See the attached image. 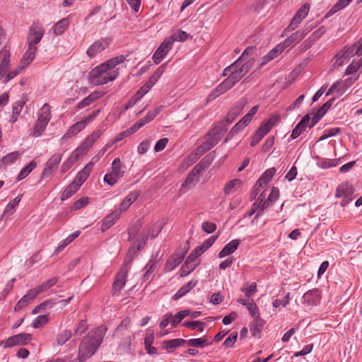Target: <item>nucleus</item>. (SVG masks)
<instances>
[{"label":"nucleus","mask_w":362,"mask_h":362,"mask_svg":"<svg viewBox=\"0 0 362 362\" xmlns=\"http://www.w3.org/2000/svg\"><path fill=\"white\" fill-rule=\"evenodd\" d=\"M106 328L100 326L90 331L81 341L78 358L80 362H84L97 351L103 341Z\"/></svg>","instance_id":"f257e3e1"},{"label":"nucleus","mask_w":362,"mask_h":362,"mask_svg":"<svg viewBox=\"0 0 362 362\" xmlns=\"http://www.w3.org/2000/svg\"><path fill=\"white\" fill-rule=\"evenodd\" d=\"M117 77V72L110 69L104 63L97 66L89 73L90 82L94 86L106 84Z\"/></svg>","instance_id":"f03ea898"},{"label":"nucleus","mask_w":362,"mask_h":362,"mask_svg":"<svg viewBox=\"0 0 362 362\" xmlns=\"http://www.w3.org/2000/svg\"><path fill=\"white\" fill-rule=\"evenodd\" d=\"M51 119L50 106L45 103L42 107L38 114L37 120L35 124L33 129V136L37 137L40 136L45 131L47 125Z\"/></svg>","instance_id":"7ed1b4c3"},{"label":"nucleus","mask_w":362,"mask_h":362,"mask_svg":"<svg viewBox=\"0 0 362 362\" xmlns=\"http://www.w3.org/2000/svg\"><path fill=\"white\" fill-rule=\"evenodd\" d=\"M362 54V37L355 42L352 46L347 48L342 53L340 52L336 55L337 59L335 62V64L337 66L343 65L350 57L358 55L360 56Z\"/></svg>","instance_id":"20e7f679"},{"label":"nucleus","mask_w":362,"mask_h":362,"mask_svg":"<svg viewBox=\"0 0 362 362\" xmlns=\"http://www.w3.org/2000/svg\"><path fill=\"white\" fill-rule=\"evenodd\" d=\"M226 131L219 126H216L210 129L207 134V140L204 141L200 147L206 152L216 145L224 135Z\"/></svg>","instance_id":"39448f33"},{"label":"nucleus","mask_w":362,"mask_h":362,"mask_svg":"<svg viewBox=\"0 0 362 362\" xmlns=\"http://www.w3.org/2000/svg\"><path fill=\"white\" fill-rule=\"evenodd\" d=\"M310 6L308 3H305L300 6V8L295 13L291 23L284 30L283 35H286L288 32L295 30L299 26L301 22L308 16L310 11Z\"/></svg>","instance_id":"423d86ee"},{"label":"nucleus","mask_w":362,"mask_h":362,"mask_svg":"<svg viewBox=\"0 0 362 362\" xmlns=\"http://www.w3.org/2000/svg\"><path fill=\"white\" fill-rule=\"evenodd\" d=\"M45 33V29L39 22H33L29 28L27 44L33 47H37L41 41Z\"/></svg>","instance_id":"0eeeda50"},{"label":"nucleus","mask_w":362,"mask_h":362,"mask_svg":"<svg viewBox=\"0 0 362 362\" xmlns=\"http://www.w3.org/2000/svg\"><path fill=\"white\" fill-rule=\"evenodd\" d=\"M32 339V335L28 333H20L8 337L2 341L1 344L4 348H10L15 346H22L27 344Z\"/></svg>","instance_id":"6e6552de"},{"label":"nucleus","mask_w":362,"mask_h":362,"mask_svg":"<svg viewBox=\"0 0 362 362\" xmlns=\"http://www.w3.org/2000/svg\"><path fill=\"white\" fill-rule=\"evenodd\" d=\"M62 158V153H56L48 159L42 173V179L49 177L54 173L61 162Z\"/></svg>","instance_id":"1a4fd4ad"},{"label":"nucleus","mask_w":362,"mask_h":362,"mask_svg":"<svg viewBox=\"0 0 362 362\" xmlns=\"http://www.w3.org/2000/svg\"><path fill=\"white\" fill-rule=\"evenodd\" d=\"M111 39L108 37L100 38L92 44L87 49L86 54L89 58L95 57L109 47L111 43Z\"/></svg>","instance_id":"9d476101"},{"label":"nucleus","mask_w":362,"mask_h":362,"mask_svg":"<svg viewBox=\"0 0 362 362\" xmlns=\"http://www.w3.org/2000/svg\"><path fill=\"white\" fill-rule=\"evenodd\" d=\"M173 47V40L168 37L160 45L153 55V60L155 64H158L164 57H165Z\"/></svg>","instance_id":"9b49d317"},{"label":"nucleus","mask_w":362,"mask_h":362,"mask_svg":"<svg viewBox=\"0 0 362 362\" xmlns=\"http://www.w3.org/2000/svg\"><path fill=\"white\" fill-rule=\"evenodd\" d=\"M102 134L103 132L100 129L93 132L90 135L87 136L85 141L78 147V151H81L82 153H86Z\"/></svg>","instance_id":"f8f14e48"},{"label":"nucleus","mask_w":362,"mask_h":362,"mask_svg":"<svg viewBox=\"0 0 362 362\" xmlns=\"http://www.w3.org/2000/svg\"><path fill=\"white\" fill-rule=\"evenodd\" d=\"M255 50V47H247L244 50L241 56L235 62H234L232 64H230L223 70V75H226L228 71H230L233 68L238 66L240 64V63L243 62L244 60H247L250 58H253L252 55L254 54Z\"/></svg>","instance_id":"ddd939ff"},{"label":"nucleus","mask_w":362,"mask_h":362,"mask_svg":"<svg viewBox=\"0 0 362 362\" xmlns=\"http://www.w3.org/2000/svg\"><path fill=\"white\" fill-rule=\"evenodd\" d=\"M0 55L2 57L0 64V80H3L6 77V74L9 72L11 66L10 64V52L8 50H1Z\"/></svg>","instance_id":"4468645a"},{"label":"nucleus","mask_w":362,"mask_h":362,"mask_svg":"<svg viewBox=\"0 0 362 362\" xmlns=\"http://www.w3.org/2000/svg\"><path fill=\"white\" fill-rule=\"evenodd\" d=\"M127 270L122 269L117 274L112 285V295L119 294L126 284Z\"/></svg>","instance_id":"2eb2a0df"},{"label":"nucleus","mask_w":362,"mask_h":362,"mask_svg":"<svg viewBox=\"0 0 362 362\" xmlns=\"http://www.w3.org/2000/svg\"><path fill=\"white\" fill-rule=\"evenodd\" d=\"M310 120V115L308 114L305 115L303 119L300 121V122L296 126V127L292 131L291 137L293 139L298 138L303 132L306 131V129L309 126V122Z\"/></svg>","instance_id":"dca6fc26"},{"label":"nucleus","mask_w":362,"mask_h":362,"mask_svg":"<svg viewBox=\"0 0 362 362\" xmlns=\"http://www.w3.org/2000/svg\"><path fill=\"white\" fill-rule=\"evenodd\" d=\"M81 151H78V148L75 149L71 156L62 163L61 167V171L62 173L68 171L78 160L81 156L84 155Z\"/></svg>","instance_id":"f3484780"},{"label":"nucleus","mask_w":362,"mask_h":362,"mask_svg":"<svg viewBox=\"0 0 362 362\" xmlns=\"http://www.w3.org/2000/svg\"><path fill=\"white\" fill-rule=\"evenodd\" d=\"M141 194L139 190H134L131 192L121 202L119 208V211L124 212L127 211L129 207L133 204Z\"/></svg>","instance_id":"a211bd4d"},{"label":"nucleus","mask_w":362,"mask_h":362,"mask_svg":"<svg viewBox=\"0 0 362 362\" xmlns=\"http://www.w3.org/2000/svg\"><path fill=\"white\" fill-rule=\"evenodd\" d=\"M265 322L261 318L260 315L253 318V321L250 325V330L252 335L257 338H260L261 332L264 326Z\"/></svg>","instance_id":"6ab92c4d"},{"label":"nucleus","mask_w":362,"mask_h":362,"mask_svg":"<svg viewBox=\"0 0 362 362\" xmlns=\"http://www.w3.org/2000/svg\"><path fill=\"white\" fill-rule=\"evenodd\" d=\"M93 163H88L78 173L73 180L76 184L78 185L79 187L87 180L92 170Z\"/></svg>","instance_id":"aec40b11"},{"label":"nucleus","mask_w":362,"mask_h":362,"mask_svg":"<svg viewBox=\"0 0 362 362\" xmlns=\"http://www.w3.org/2000/svg\"><path fill=\"white\" fill-rule=\"evenodd\" d=\"M199 262H197L193 257V255H189L187 257L184 264L182 266L180 271V276H185L191 273L198 265Z\"/></svg>","instance_id":"412c9836"},{"label":"nucleus","mask_w":362,"mask_h":362,"mask_svg":"<svg viewBox=\"0 0 362 362\" xmlns=\"http://www.w3.org/2000/svg\"><path fill=\"white\" fill-rule=\"evenodd\" d=\"M184 255L175 254L171 255L166 262L165 270L171 272L175 269L184 259Z\"/></svg>","instance_id":"4be33fe9"},{"label":"nucleus","mask_w":362,"mask_h":362,"mask_svg":"<svg viewBox=\"0 0 362 362\" xmlns=\"http://www.w3.org/2000/svg\"><path fill=\"white\" fill-rule=\"evenodd\" d=\"M305 33H303L301 30H298L293 33H292L290 36H288L283 42L282 45H284L285 49L290 46L293 47L300 41H301L305 37Z\"/></svg>","instance_id":"5701e85b"},{"label":"nucleus","mask_w":362,"mask_h":362,"mask_svg":"<svg viewBox=\"0 0 362 362\" xmlns=\"http://www.w3.org/2000/svg\"><path fill=\"white\" fill-rule=\"evenodd\" d=\"M121 213L118 210H115L111 214L106 216L103 220V223L101 226L102 231L105 232L108 228H110L112 226H113L119 217Z\"/></svg>","instance_id":"b1692460"},{"label":"nucleus","mask_w":362,"mask_h":362,"mask_svg":"<svg viewBox=\"0 0 362 362\" xmlns=\"http://www.w3.org/2000/svg\"><path fill=\"white\" fill-rule=\"evenodd\" d=\"M302 303H307L310 305H317V303L320 300V295L318 293V290L313 289L307 291L302 296Z\"/></svg>","instance_id":"393cba45"},{"label":"nucleus","mask_w":362,"mask_h":362,"mask_svg":"<svg viewBox=\"0 0 362 362\" xmlns=\"http://www.w3.org/2000/svg\"><path fill=\"white\" fill-rule=\"evenodd\" d=\"M276 173V168H271L267 169L262 176L258 179L255 187H264L270 182Z\"/></svg>","instance_id":"a878e982"},{"label":"nucleus","mask_w":362,"mask_h":362,"mask_svg":"<svg viewBox=\"0 0 362 362\" xmlns=\"http://www.w3.org/2000/svg\"><path fill=\"white\" fill-rule=\"evenodd\" d=\"M240 240H233L228 244H226L223 248L218 253V257L223 258L227 255L233 254L238 248L240 245Z\"/></svg>","instance_id":"bb28decb"},{"label":"nucleus","mask_w":362,"mask_h":362,"mask_svg":"<svg viewBox=\"0 0 362 362\" xmlns=\"http://www.w3.org/2000/svg\"><path fill=\"white\" fill-rule=\"evenodd\" d=\"M86 127V122L81 120L71 126L67 132L64 134L63 139H69L79 133Z\"/></svg>","instance_id":"cd10ccee"},{"label":"nucleus","mask_w":362,"mask_h":362,"mask_svg":"<svg viewBox=\"0 0 362 362\" xmlns=\"http://www.w3.org/2000/svg\"><path fill=\"white\" fill-rule=\"evenodd\" d=\"M20 156L21 153L18 151H13L6 155L0 160V168L14 163Z\"/></svg>","instance_id":"c85d7f7f"},{"label":"nucleus","mask_w":362,"mask_h":362,"mask_svg":"<svg viewBox=\"0 0 362 362\" xmlns=\"http://www.w3.org/2000/svg\"><path fill=\"white\" fill-rule=\"evenodd\" d=\"M197 281L192 280L189 281L187 284L182 286L173 296V299L178 300L179 298L184 296L188 292H189L194 286L197 285Z\"/></svg>","instance_id":"c756f323"},{"label":"nucleus","mask_w":362,"mask_h":362,"mask_svg":"<svg viewBox=\"0 0 362 362\" xmlns=\"http://www.w3.org/2000/svg\"><path fill=\"white\" fill-rule=\"evenodd\" d=\"M285 49L284 45L282 43L277 45L273 48L267 55L263 57L262 64H264L269 61L277 57Z\"/></svg>","instance_id":"7c9ffc66"},{"label":"nucleus","mask_w":362,"mask_h":362,"mask_svg":"<svg viewBox=\"0 0 362 362\" xmlns=\"http://www.w3.org/2000/svg\"><path fill=\"white\" fill-rule=\"evenodd\" d=\"M37 50V47L28 45V49L25 53L24 54L22 59V63L23 66L26 67L34 60Z\"/></svg>","instance_id":"2f4dec72"},{"label":"nucleus","mask_w":362,"mask_h":362,"mask_svg":"<svg viewBox=\"0 0 362 362\" xmlns=\"http://www.w3.org/2000/svg\"><path fill=\"white\" fill-rule=\"evenodd\" d=\"M70 23L69 18H64L58 21L52 28L53 33L56 35H60L63 34L65 30L68 28Z\"/></svg>","instance_id":"473e14b6"},{"label":"nucleus","mask_w":362,"mask_h":362,"mask_svg":"<svg viewBox=\"0 0 362 362\" xmlns=\"http://www.w3.org/2000/svg\"><path fill=\"white\" fill-rule=\"evenodd\" d=\"M246 104L247 100L245 98H243L240 99L238 101H237L235 105L231 107L228 113H230V115L237 118L242 113Z\"/></svg>","instance_id":"72a5a7b5"},{"label":"nucleus","mask_w":362,"mask_h":362,"mask_svg":"<svg viewBox=\"0 0 362 362\" xmlns=\"http://www.w3.org/2000/svg\"><path fill=\"white\" fill-rule=\"evenodd\" d=\"M354 188L346 183L341 184L337 189L336 197H344L346 196H352Z\"/></svg>","instance_id":"f704fd0d"},{"label":"nucleus","mask_w":362,"mask_h":362,"mask_svg":"<svg viewBox=\"0 0 362 362\" xmlns=\"http://www.w3.org/2000/svg\"><path fill=\"white\" fill-rule=\"evenodd\" d=\"M124 59V55H119L105 62L104 64L112 71H115L117 76H118L119 69L116 68V66L123 62Z\"/></svg>","instance_id":"c9c22d12"},{"label":"nucleus","mask_w":362,"mask_h":362,"mask_svg":"<svg viewBox=\"0 0 362 362\" xmlns=\"http://www.w3.org/2000/svg\"><path fill=\"white\" fill-rule=\"evenodd\" d=\"M80 187L76 184L74 181L69 185V186L62 192L61 194V199L64 201L72 195H74L78 189Z\"/></svg>","instance_id":"e433bc0d"},{"label":"nucleus","mask_w":362,"mask_h":362,"mask_svg":"<svg viewBox=\"0 0 362 362\" xmlns=\"http://www.w3.org/2000/svg\"><path fill=\"white\" fill-rule=\"evenodd\" d=\"M36 167V162L34 160L30 161L26 166L21 169L16 178V180L21 181L25 179Z\"/></svg>","instance_id":"4c0bfd02"},{"label":"nucleus","mask_w":362,"mask_h":362,"mask_svg":"<svg viewBox=\"0 0 362 362\" xmlns=\"http://www.w3.org/2000/svg\"><path fill=\"white\" fill-rule=\"evenodd\" d=\"M185 343L186 340L183 339L165 340L163 342V347L166 350L174 349L177 347L182 346Z\"/></svg>","instance_id":"58836bf2"},{"label":"nucleus","mask_w":362,"mask_h":362,"mask_svg":"<svg viewBox=\"0 0 362 362\" xmlns=\"http://www.w3.org/2000/svg\"><path fill=\"white\" fill-rule=\"evenodd\" d=\"M186 343L193 347H204L212 344V341H209L206 337L186 340Z\"/></svg>","instance_id":"ea45409f"},{"label":"nucleus","mask_w":362,"mask_h":362,"mask_svg":"<svg viewBox=\"0 0 362 362\" xmlns=\"http://www.w3.org/2000/svg\"><path fill=\"white\" fill-rule=\"evenodd\" d=\"M355 80L356 79H353L352 78H348L344 81H339V84L337 90V97L339 98L342 95L346 89L354 83Z\"/></svg>","instance_id":"a19ab883"},{"label":"nucleus","mask_w":362,"mask_h":362,"mask_svg":"<svg viewBox=\"0 0 362 362\" xmlns=\"http://www.w3.org/2000/svg\"><path fill=\"white\" fill-rule=\"evenodd\" d=\"M259 207V211H257L255 218L257 219L258 217L262 215V212L267 209L272 204L269 202L268 199L264 200L262 194H261L258 198L257 202Z\"/></svg>","instance_id":"79ce46f5"},{"label":"nucleus","mask_w":362,"mask_h":362,"mask_svg":"<svg viewBox=\"0 0 362 362\" xmlns=\"http://www.w3.org/2000/svg\"><path fill=\"white\" fill-rule=\"evenodd\" d=\"M111 171L119 177L124 176V171L122 170V163L119 158H116L112 161Z\"/></svg>","instance_id":"37998d69"},{"label":"nucleus","mask_w":362,"mask_h":362,"mask_svg":"<svg viewBox=\"0 0 362 362\" xmlns=\"http://www.w3.org/2000/svg\"><path fill=\"white\" fill-rule=\"evenodd\" d=\"M243 62H245V63L243 64L242 63H240V64L238 67V69L239 70V73H240V74H242V76H244L249 72V71L253 66L255 63V59L250 58L247 60H244Z\"/></svg>","instance_id":"c03bdc74"},{"label":"nucleus","mask_w":362,"mask_h":362,"mask_svg":"<svg viewBox=\"0 0 362 362\" xmlns=\"http://www.w3.org/2000/svg\"><path fill=\"white\" fill-rule=\"evenodd\" d=\"M72 333L70 329H64L57 336V344L59 346L64 345L71 337Z\"/></svg>","instance_id":"a18cd8bd"},{"label":"nucleus","mask_w":362,"mask_h":362,"mask_svg":"<svg viewBox=\"0 0 362 362\" xmlns=\"http://www.w3.org/2000/svg\"><path fill=\"white\" fill-rule=\"evenodd\" d=\"M27 100H28V98L25 95H21L20 100L16 101L13 106V110H12L13 115H17L18 116L20 115V113L22 111L23 106L26 103Z\"/></svg>","instance_id":"49530a36"},{"label":"nucleus","mask_w":362,"mask_h":362,"mask_svg":"<svg viewBox=\"0 0 362 362\" xmlns=\"http://www.w3.org/2000/svg\"><path fill=\"white\" fill-rule=\"evenodd\" d=\"M190 313L189 310H184L178 312L175 317L172 318V328H175L181 322L182 319L189 315Z\"/></svg>","instance_id":"de8ad7c7"},{"label":"nucleus","mask_w":362,"mask_h":362,"mask_svg":"<svg viewBox=\"0 0 362 362\" xmlns=\"http://www.w3.org/2000/svg\"><path fill=\"white\" fill-rule=\"evenodd\" d=\"M182 325L185 327L191 328L193 330L198 328L200 332H202L206 327V323L199 320L185 321L183 322Z\"/></svg>","instance_id":"09e8293b"},{"label":"nucleus","mask_w":362,"mask_h":362,"mask_svg":"<svg viewBox=\"0 0 362 362\" xmlns=\"http://www.w3.org/2000/svg\"><path fill=\"white\" fill-rule=\"evenodd\" d=\"M227 91L226 88L223 85V83H220L216 88H214L211 93L208 96L209 100H212L216 99L217 97L220 96L223 93Z\"/></svg>","instance_id":"8fccbe9b"},{"label":"nucleus","mask_w":362,"mask_h":362,"mask_svg":"<svg viewBox=\"0 0 362 362\" xmlns=\"http://www.w3.org/2000/svg\"><path fill=\"white\" fill-rule=\"evenodd\" d=\"M58 281L57 277H53L50 279H48L47 281L43 282L40 286H37L38 291L40 293H43L46 291H47L49 288H50L52 286L55 285Z\"/></svg>","instance_id":"3c124183"},{"label":"nucleus","mask_w":362,"mask_h":362,"mask_svg":"<svg viewBox=\"0 0 362 362\" xmlns=\"http://www.w3.org/2000/svg\"><path fill=\"white\" fill-rule=\"evenodd\" d=\"M22 194L21 195H18V197H16V198H14L12 201H11L6 206L5 209H4V214H12L15 210V208L18 206V204H19L21 199V197H22Z\"/></svg>","instance_id":"603ef678"},{"label":"nucleus","mask_w":362,"mask_h":362,"mask_svg":"<svg viewBox=\"0 0 362 362\" xmlns=\"http://www.w3.org/2000/svg\"><path fill=\"white\" fill-rule=\"evenodd\" d=\"M98 98V95H95L94 93H92V94L89 95L88 96L86 97L80 103H78L77 105V108L82 109L86 106H88L91 103H93L94 101H95Z\"/></svg>","instance_id":"864d4df0"},{"label":"nucleus","mask_w":362,"mask_h":362,"mask_svg":"<svg viewBox=\"0 0 362 362\" xmlns=\"http://www.w3.org/2000/svg\"><path fill=\"white\" fill-rule=\"evenodd\" d=\"M273 124L272 120H268L257 130L256 133L263 138L271 130Z\"/></svg>","instance_id":"5fc2aeb1"},{"label":"nucleus","mask_w":362,"mask_h":362,"mask_svg":"<svg viewBox=\"0 0 362 362\" xmlns=\"http://www.w3.org/2000/svg\"><path fill=\"white\" fill-rule=\"evenodd\" d=\"M242 181L240 179H234L230 180L225 185L223 191L225 194L230 193L237 186H240Z\"/></svg>","instance_id":"6e6d98bb"},{"label":"nucleus","mask_w":362,"mask_h":362,"mask_svg":"<svg viewBox=\"0 0 362 362\" xmlns=\"http://www.w3.org/2000/svg\"><path fill=\"white\" fill-rule=\"evenodd\" d=\"M155 264H156V260L152 257L151 258V259L148 261V262L147 263L146 266V271L145 274L143 276V280L144 281H148L149 279L150 275L152 274V272L153 271V268L155 267Z\"/></svg>","instance_id":"4d7b16f0"},{"label":"nucleus","mask_w":362,"mask_h":362,"mask_svg":"<svg viewBox=\"0 0 362 362\" xmlns=\"http://www.w3.org/2000/svg\"><path fill=\"white\" fill-rule=\"evenodd\" d=\"M163 110V106H158L155 108L153 111H149L147 115L142 118L143 120L146 122V124L152 121Z\"/></svg>","instance_id":"13d9d810"},{"label":"nucleus","mask_w":362,"mask_h":362,"mask_svg":"<svg viewBox=\"0 0 362 362\" xmlns=\"http://www.w3.org/2000/svg\"><path fill=\"white\" fill-rule=\"evenodd\" d=\"M25 68V66L22 64V65L18 66L14 70L9 71L6 74V77H5V78L4 79L3 83H8L9 81H11L14 77H16L17 75H18L21 72V71L23 70Z\"/></svg>","instance_id":"bf43d9fd"},{"label":"nucleus","mask_w":362,"mask_h":362,"mask_svg":"<svg viewBox=\"0 0 362 362\" xmlns=\"http://www.w3.org/2000/svg\"><path fill=\"white\" fill-rule=\"evenodd\" d=\"M188 37H189L188 33H187L185 31L179 30L177 33H175L171 37H168V38L172 39L173 43L175 41L184 42L188 38Z\"/></svg>","instance_id":"052dcab7"},{"label":"nucleus","mask_w":362,"mask_h":362,"mask_svg":"<svg viewBox=\"0 0 362 362\" xmlns=\"http://www.w3.org/2000/svg\"><path fill=\"white\" fill-rule=\"evenodd\" d=\"M48 322V317L45 315L37 316L32 322L34 328H39L45 325Z\"/></svg>","instance_id":"680f3d73"},{"label":"nucleus","mask_w":362,"mask_h":362,"mask_svg":"<svg viewBox=\"0 0 362 362\" xmlns=\"http://www.w3.org/2000/svg\"><path fill=\"white\" fill-rule=\"evenodd\" d=\"M238 66H236L235 68L231 69L230 71L227 72V75H229L228 76L235 83H237L238 81H240V79L243 77L240 73H239V70L238 69Z\"/></svg>","instance_id":"e2e57ef3"},{"label":"nucleus","mask_w":362,"mask_h":362,"mask_svg":"<svg viewBox=\"0 0 362 362\" xmlns=\"http://www.w3.org/2000/svg\"><path fill=\"white\" fill-rule=\"evenodd\" d=\"M120 177L117 175H115L112 171L107 173L104 177V182L110 186L114 185L118 181Z\"/></svg>","instance_id":"0e129e2a"},{"label":"nucleus","mask_w":362,"mask_h":362,"mask_svg":"<svg viewBox=\"0 0 362 362\" xmlns=\"http://www.w3.org/2000/svg\"><path fill=\"white\" fill-rule=\"evenodd\" d=\"M246 308L253 318L260 315L259 308L252 300H250V303L246 306Z\"/></svg>","instance_id":"69168bd1"},{"label":"nucleus","mask_w":362,"mask_h":362,"mask_svg":"<svg viewBox=\"0 0 362 362\" xmlns=\"http://www.w3.org/2000/svg\"><path fill=\"white\" fill-rule=\"evenodd\" d=\"M204 153H206V152L204 151V150L200 146H199L194 151V153L189 155L187 158L191 162V163H193L196 162L202 156V155L204 154Z\"/></svg>","instance_id":"338daca9"},{"label":"nucleus","mask_w":362,"mask_h":362,"mask_svg":"<svg viewBox=\"0 0 362 362\" xmlns=\"http://www.w3.org/2000/svg\"><path fill=\"white\" fill-rule=\"evenodd\" d=\"M215 151H213L212 152L209 153L206 156H205L200 161L202 164L204 165V168H209V165L213 162L214 158H215Z\"/></svg>","instance_id":"774afa93"}]
</instances>
